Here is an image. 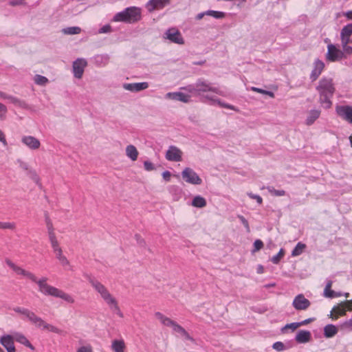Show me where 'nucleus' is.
Returning <instances> with one entry per match:
<instances>
[{
    "label": "nucleus",
    "mask_w": 352,
    "mask_h": 352,
    "mask_svg": "<svg viewBox=\"0 0 352 352\" xmlns=\"http://www.w3.org/2000/svg\"><path fill=\"white\" fill-rule=\"evenodd\" d=\"M6 264L10 267L16 274L21 275L30 279L33 283L37 284L38 291L41 294L45 296H50L56 298H60L68 303H74V298L69 294L65 293L61 289H59L54 286H52L47 283V277H41L38 279L37 277L32 272L27 271L21 267L15 265L12 261L8 259L6 260Z\"/></svg>",
    "instance_id": "f257e3e1"
},
{
    "label": "nucleus",
    "mask_w": 352,
    "mask_h": 352,
    "mask_svg": "<svg viewBox=\"0 0 352 352\" xmlns=\"http://www.w3.org/2000/svg\"><path fill=\"white\" fill-rule=\"evenodd\" d=\"M197 96H201V100L204 102L210 104H217L221 107L231 109L237 111L238 109L234 106L223 102L217 97L212 96L208 93H214L221 96H226V93L217 87L212 86L211 83L206 80L199 79L197 82Z\"/></svg>",
    "instance_id": "f03ea898"
},
{
    "label": "nucleus",
    "mask_w": 352,
    "mask_h": 352,
    "mask_svg": "<svg viewBox=\"0 0 352 352\" xmlns=\"http://www.w3.org/2000/svg\"><path fill=\"white\" fill-rule=\"evenodd\" d=\"M316 90L319 94V102L324 109H329L332 106L331 98L336 91L333 78L324 76L318 82Z\"/></svg>",
    "instance_id": "7ed1b4c3"
},
{
    "label": "nucleus",
    "mask_w": 352,
    "mask_h": 352,
    "mask_svg": "<svg viewBox=\"0 0 352 352\" xmlns=\"http://www.w3.org/2000/svg\"><path fill=\"white\" fill-rule=\"evenodd\" d=\"M142 18V12L140 8L135 6L128 7L122 12L116 13L112 21L114 22H124L134 23Z\"/></svg>",
    "instance_id": "20e7f679"
},
{
    "label": "nucleus",
    "mask_w": 352,
    "mask_h": 352,
    "mask_svg": "<svg viewBox=\"0 0 352 352\" xmlns=\"http://www.w3.org/2000/svg\"><path fill=\"white\" fill-rule=\"evenodd\" d=\"M155 316L158 320H160L162 325L170 327L173 332L178 336L183 338L186 340H192L191 336L182 326L177 324L175 321L171 320L170 318L166 317L159 311L155 313Z\"/></svg>",
    "instance_id": "39448f33"
},
{
    "label": "nucleus",
    "mask_w": 352,
    "mask_h": 352,
    "mask_svg": "<svg viewBox=\"0 0 352 352\" xmlns=\"http://www.w3.org/2000/svg\"><path fill=\"white\" fill-rule=\"evenodd\" d=\"M89 282L100 298L109 307L118 301L116 298L109 292L108 288L96 278H90Z\"/></svg>",
    "instance_id": "423d86ee"
},
{
    "label": "nucleus",
    "mask_w": 352,
    "mask_h": 352,
    "mask_svg": "<svg viewBox=\"0 0 352 352\" xmlns=\"http://www.w3.org/2000/svg\"><path fill=\"white\" fill-rule=\"evenodd\" d=\"M182 177L186 183L190 184L200 185L202 183V179L197 173L189 167H186L182 170Z\"/></svg>",
    "instance_id": "0eeeda50"
},
{
    "label": "nucleus",
    "mask_w": 352,
    "mask_h": 352,
    "mask_svg": "<svg viewBox=\"0 0 352 352\" xmlns=\"http://www.w3.org/2000/svg\"><path fill=\"white\" fill-rule=\"evenodd\" d=\"M87 65V61L82 58H78L73 62L72 72L76 78H82L85 67Z\"/></svg>",
    "instance_id": "6e6552de"
},
{
    "label": "nucleus",
    "mask_w": 352,
    "mask_h": 352,
    "mask_svg": "<svg viewBox=\"0 0 352 352\" xmlns=\"http://www.w3.org/2000/svg\"><path fill=\"white\" fill-rule=\"evenodd\" d=\"M336 112L340 118L352 124V106L337 105Z\"/></svg>",
    "instance_id": "1a4fd4ad"
},
{
    "label": "nucleus",
    "mask_w": 352,
    "mask_h": 352,
    "mask_svg": "<svg viewBox=\"0 0 352 352\" xmlns=\"http://www.w3.org/2000/svg\"><path fill=\"white\" fill-rule=\"evenodd\" d=\"M343 52L338 49L334 45L329 44L327 45V52L326 54V59L330 62H336L342 58Z\"/></svg>",
    "instance_id": "9d476101"
},
{
    "label": "nucleus",
    "mask_w": 352,
    "mask_h": 352,
    "mask_svg": "<svg viewBox=\"0 0 352 352\" xmlns=\"http://www.w3.org/2000/svg\"><path fill=\"white\" fill-rule=\"evenodd\" d=\"M324 67L325 64L322 60H320L319 58L314 60L312 65V70L309 76V78L311 82H314L318 78V77L323 72Z\"/></svg>",
    "instance_id": "9b49d317"
},
{
    "label": "nucleus",
    "mask_w": 352,
    "mask_h": 352,
    "mask_svg": "<svg viewBox=\"0 0 352 352\" xmlns=\"http://www.w3.org/2000/svg\"><path fill=\"white\" fill-rule=\"evenodd\" d=\"M310 305V301L303 294L297 295L292 302V306L297 311L306 310L309 307Z\"/></svg>",
    "instance_id": "f8f14e48"
},
{
    "label": "nucleus",
    "mask_w": 352,
    "mask_h": 352,
    "mask_svg": "<svg viewBox=\"0 0 352 352\" xmlns=\"http://www.w3.org/2000/svg\"><path fill=\"white\" fill-rule=\"evenodd\" d=\"M182 151L175 146H170L166 153V158L170 162H181L182 160Z\"/></svg>",
    "instance_id": "ddd939ff"
},
{
    "label": "nucleus",
    "mask_w": 352,
    "mask_h": 352,
    "mask_svg": "<svg viewBox=\"0 0 352 352\" xmlns=\"http://www.w3.org/2000/svg\"><path fill=\"white\" fill-rule=\"evenodd\" d=\"M33 324H34L38 328L42 329L43 330H47L50 332H53L57 334H61L63 333L62 330L52 324L47 323L45 321H44L41 318L38 316L37 317L36 320H35Z\"/></svg>",
    "instance_id": "4468645a"
},
{
    "label": "nucleus",
    "mask_w": 352,
    "mask_h": 352,
    "mask_svg": "<svg viewBox=\"0 0 352 352\" xmlns=\"http://www.w3.org/2000/svg\"><path fill=\"white\" fill-rule=\"evenodd\" d=\"M190 95L180 91L168 92L165 95V98L166 99L180 101L185 103H187L190 100Z\"/></svg>",
    "instance_id": "2eb2a0df"
},
{
    "label": "nucleus",
    "mask_w": 352,
    "mask_h": 352,
    "mask_svg": "<svg viewBox=\"0 0 352 352\" xmlns=\"http://www.w3.org/2000/svg\"><path fill=\"white\" fill-rule=\"evenodd\" d=\"M21 142L31 150H37L41 146L40 141L32 135H23Z\"/></svg>",
    "instance_id": "dca6fc26"
},
{
    "label": "nucleus",
    "mask_w": 352,
    "mask_h": 352,
    "mask_svg": "<svg viewBox=\"0 0 352 352\" xmlns=\"http://www.w3.org/2000/svg\"><path fill=\"white\" fill-rule=\"evenodd\" d=\"M166 38L173 43L177 44H184V38L181 33L176 29L171 28L168 30L166 33Z\"/></svg>",
    "instance_id": "f3484780"
},
{
    "label": "nucleus",
    "mask_w": 352,
    "mask_h": 352,
    "mask_svg": "<svg viewBox=\"0 0 352 352\" xmlns=\"http://www.w3.org/2000/svg\"><path fill=\"white\" fill-rule=\"evenodd\" d=\"M149 85L147 82H133V83H124L123 84V88L125 90L131 92H139L140 91L146 89Z\"/></svg>",
    "instance_id": "a211bd4d"
},
{
    "label": "nucleus",
    "mask_w": 352,
    "mask_h": 352,
    "mask_svg": "<svg viewBox=\"0 0 352 352\" xmlns=\"http://www.w3.org/2000/svg\"><path fill=\"white\" fill-rule=\"evenodd\" d=\"M14 341V340L12 335H5L0 338V343L3 346L8 352H16Z\"/></svg>",
    "instance_id": "6ab92c4d"
},
{
    "label": "nucleus",
    "mask_w": 352,
    "mask_h": 352,
    "mask_svg": "<svg viewBox=\"0 0 352 352\" xmlns=\"http://www.w3.org/2000/svg\"><path fill=\"white\" fill-rule=\"evenodd\" d=\"M169 3L170 0H150L146 4V7L151 12L154 10L162 9Z\"/></svg>",
    "instance_id": "aec40b11"
},
{
    "label": "nucleus",
    "mask_w": 352,
    "mask_h": 352,
    "mask_svg": "<svg viewBox=\"0 0 352 352\" xmlns=\"http://www.w3.org/2000/svg\"><path fill=\"white\" fill-rule=\"evenodd\" d=\"M13 310L16 313L25 316L28 319V320L31 322L32 324L34 323L35 320L38 317L34 312L23 307H16L13 309Z\"/></svg>",
    "instance_id": "412c9836"
},
{
    "label": "nucleus",
    "mask_w": 352,
    "mask_h": 352,
    "mask_svg": "<svg viewBox=\"0 0 352 352\" xmlns=\"http://www.w3.org/2000/svg\"><path fill=\"white\" fill-rule=\"evenodd\" d=\"M352 34V23L344 26L340 32L341 41L346 43H351L350 37Z\"/></svg>",
    "instance_id": "4be33fe9"
},
{
    "label": "nucleus",
    "mask_w": 352,
    "mask_h": 352,
    "mask_svg": "<svg viewBox=\"0 0 352 352\" xmlns=\"http://www.w3.org/2000/svg\"><path fill=\"white\" fill-rule=\"evenodd\" d=\"M311 334L309 331L300 330L296 336V341L298 343H307L309 342Z\"/></svg>",
    "instance_id": "5701e85b"
},
{
    "label": "nucleus",
    "mask_w": 352,
    "mask_h": 352,
    "mask_svg": "<svg viewBox=\"0 0 352 352\" xmlns=\"http://www.w3.org/2000/svg\"><path fill=\"white\" fill-rule=\"evenodd\" d=\"M168 191L172 195L173 200L175 201H179L183 195L182 189L176 185H172L169 186Z\"/></svg>",
    "instance_id": "b1692460"
},
{
    "label": "nucleus",
    "mask_w": 352,
    "mask_h": 352,
    "mask_svg": "<svg viewBox=\"0 0 352 352\" xmlns=\"http://www.w3.org/2000/svg\"><path fill=\"white\" fill-rule=\"evenodd\" d=\"M12 337L14 338V340L25 345L27 347H29L32 350L34 349V346L32 345V344L29 342V340L23 334L16 332L13 333Z\"/></svg>",
    "instance_id": "393cba45"
},
{
    "label": "nucleus",
    "mask_w": 352,
    "mask_h": 352,
    "mask_svg": "<svg viewBox=\"0 0 352 352\" xmlns=\"http://www.w3.org/2000/svg\"><path fill=\"white\" fill-rule=\"evenodd\" d=\"M320 111L318 109H312L308 112L305 123L310 126L320 117Z\"/></svg>",
    "instance_id": "a878e982"
},
{
    "label": "nucleus",
    "mask_w": 352,
    "mask_h": 352,
    "mask_svg": "<svg viewBox=\"0 0 352 352\" xmlns=\"http://www.w3.org/2000/svg\"><path fill=\"white\" fill-rule=\"evenodd\" d=\"M126 155L132 161H135L138 157V151L135 146L130 144L126 147Z\"/></svg>",
    "instance_id": "bb28decb"
},
{
    "label": "nucleus",
    "mask_w": 352,
    "mask_h": 352,
    "mask_svg": "<svg viewBox=\"0 0 352 352\" xmlns=\"http://www.w3.org/2000/svg\"><path fill=\"white\" fill-rule=\"evenodd\" d=\"M126 346L123 340H114L112 341L111 349L114 352H124Z\"/></svg>",
    "instance_id": "cd10ccee"
},
{
    "label": "nucleus",
    "mask_w": 352,
    "mask_h": 352,
    "mask_svg": "<svg viewBox=\"0 0 352 352\" xmlns=\"http://www.w3.org/2000/svg\"><path fill=\"white\" fill-rule=\"evenodd\" d=\"M95 64L99 67H103L108 64L109 56L107 54L97 55L94 57Z\"/></svg>",
    "instance_id": "c85d7f7f"
},
{
    "label": "nucleus",
    "mask_w": 352,
    "mask_h": 352,
    "mask_svg": "<svg viewBox=\"0 0 352 352\" xmlns=\"http://www.w3.org/2000/svg\"><path fill=\"white\" fill-rule=\"evenodd\" d=\"M17 163L19 164V166L21 169H23L24 170H28V171H29L30 173H31L32 175L33 179L36 182H38L39 179H38V175L36 174L34 170L30 169V167H29V165L28 163H26L21 160H18Z\"/></svg>",
    "instance_id": "c756f323"
},
{
    "label": "nucleus",
    "mask_w": 352,
    "mask_h": 352,
    "mask_svg": "<svg viewBox=\"0 0 352 352\" xmlns=\"http://www.w3.org/2000/svg\"><path fill=\"white\" fill-rule=\"evenodd\" d=\"M347 311V307H344L343 305L336 306L333 308L331 311L330 316H332L333 313L335 314L334 319L336 320L338 318L339 316H345Z\"/></svg>",
    "instance_id": "7c9ffc66"
},
{
    "label": "nucleus",
    "mask_w": 352,
    "mask_h": 352,
    "mask_svg": "<svg viewBox=\"0 0 352 352\" xmlns=\"http://www.w3.org/2000/svg\"><path fill=\"white\" fill-rule=\"evenodd\" d=\"M338 333V329L333 324H327L324 327V336L326 338H332Z\"/></svg>",
    "instance_id": "2f4dec72"
},
{
    "label": "nucleus",
    "mask_w": 352,
    "mask_h": 352,
    "mask_svg": "<svg viewBox=\"0 0 352 352\" xmlns=\"http://www.w3.org/2000/svg\"><path fill=\"white\" fill-rule=\"evenodd\" d=\"M8 100L16 107L25 109H28L29 107L28 104L24 100H22L13 96L10 95Z\"/></svg>",
    "instance_id": "473e14b6"
},
{
    "label": "nucleus",
    "mask_w": 352,
    "mask_h": 352,
    "mask_svg": "<svg viewBox=\"0 0 352 352\" xmlns=\"http://www.w3.org/2000/svg\"><path fill=\"white\" fill-rule=\"evenodd\" d=\"M192 206L196 208H204L206 206V200L200 195L195 196L192 201Z\"/></svg>",
    "instance_id": "72a5a7b5"
},
{
    "label": "nucleus",
    "mask_w": 352,
    "mask_h": 352,
    "mask_svg": "<svg viewBox=\"0 0 352 352\" xmlns=\"http://www.w3.org/2000/svg\"><path fill=\"white\" fill-rule=\"evenodd\" d=\"M62 32L64 34H68V35H73V34H78L81 32V28L77 26L74 27H68L63 28L62 30Z\"/></svg>",
    "instance_id": "f704fd0d"
},
{
    "label": "nucleus",
    "mask_w": 352,
    "mask_h": 352,
    "mask_svg": "<svg viewBox=\"0 0 352 352\" xmlns=\"http://www.w3.org/2000/svg\"><path fill=\"white\" fill-rule=\"evenodd\" d=\"M305 248V244L302 243L301 242L298 243L292 252V256H297L300 255L303 252Z\"/></svg>",
    "instance_id": "c9c22d12"
},
{
    "label": "nucleus",
    "mask_w": 352,
    "mask_h": 352,
    "mask_svg": "<svg viewBox=\"0 0 352 352\" xmlns=\"http://www.w3.org/2000/svg\"><path fill=\"white\" fill-rule=\"evenodd\" d=\"M109 308L112 313L116 314L120 318H122L124 317V314L119 307L118 301L109 306Z\"/></svg>",
    "instance_id": "e433bc0d"
},
{
    "label": "nucleus",
    "mask_w": 352,
    "mask_h": 352,
    "mask_svg": "<svg viewBox=\"0 0 352 352\" xmlns=\"http://www.w3.org/2000/svg\"><path fill=\"white\" fill-rule=\"evenodd\" d=\"M34 82L38 85L45 86L48 83V79L43 76L41 75H36L34 78Z\"/></svg>",
    "instance_id": "4c0bfd02"
},
{
    "label": "nucleus",
    "mask_w": 352,
    "mask_h": 352,
    "mask_svg": "<svg viewBox=\"0 0 352 352\" xmlns=\"http://www.w3.org/2000/svg\"><path fill=\"white\" fill-rule=\"evenodd\" d=\"M48 238L53 250L60 248L56 234L48 236Z\"/></svg>",
    "instance_id": "58836bf2"
},
{
    "label": "nucleus",
    "mask_w": 352,
    "mask_h": 352,
    "mask_svg": "<svg viewBox=\"0 0 352 352\" xmlns=\"http://www.w3.org/2000/svg\"><path fill=\"white\" fill-rule=\"evenodd\" d=\"M207 16H212L215 19H222L225 16V13L220 11L207 10L205 12Z\"/></svg>",
    "instance_id": "ea45409f"
},
{
    "label": "nucleus",
    "mask_w": 352,
    "mask_h": 352,
    "mask_svg": "<svg viewBox=\"0 0 352 352\" xmlns=\"http://www.w3.org/2000/svg\"><path fill=\"white\" fill-rule=\"evenodd\" d=\"M267 189L269 191V192L272 195H274L276 197H280V196L285 195V191L283 190H276L272 186H267Z\"/></svg>",
    "instance_id": "a19ab883"
},
{
    "label": "nucleus",
    "mask_w": 352,
    "mask_h": 352,
    "mask_svg": "<svg viewBox=\"0 0 352 352\" xmlns=\"http://www.w3.org/2000/svg\"><path fill=\"white\" fill-rule=\"evenodd\" d=\"M181 89L185 90L189 94H191L192 96H197V83L189 85L186 87H182Z\"/></svg>",
    "instance_id": "79ce46f5"
},
{
    "label": "nucleus",
    "mask_w": 352,
    "mask_h": 352,
    "mask_svg": "<svg viewBox=\"0 0 352 352\" xmlns=\"http://www.w3.org/2000/svg\"><path fill=\"white\" fill-rule=\"evenodd\" d=\"M284 255H285V251L283 248H281L277 254L272 256V258H271V261L273 263L277 264L279 263L280 259L284 256Z\"/></svg>",
    "instance_id": "37998d69"
},
{
    "label": "nucleus",
    "mask_w": 352,
    "mask_h": 352,
    "mask_svg": "<svg viewBox=\"0 0 352 352\" xmlns=\"http://www.w3.org/2000/svg\"><path fill=\"white\" fill-rule=\"evenodd\" d=\"M8 109L6 105L0 102V120H4L6 118Z\"/></svg>",
    "instance_id": "c03bdc74"
},
{
    "label": "nucleus",
    "mask_w": 352,
    "mask_h": 352,
    "mask_svg": "<svg viewBox=\"0 0 352 352\" xmlns=\"http://www.w3.org/2000/svg\"><path fill=\"white\" fill-rule=\"evenodd\" d=\"M46 226H47L48 236L55 234L54 228L53 227L52 223L51 222L50 219L48 218H46Z\"/></svg>",
    "instance_id": "a18cd8bd"
},
{
    "label": "nucleus",
    "mask_w": 352,
    "mask_h": 352,
    "mask_svg": "<svg viewBox=\"0 0 352 352\" xmlns=\"http://www.w3.org/2000/svg\"><path fill=\"white\" fill-rule=\"evenodd\" d=\"M272 347L277 351H283L285 349L284 344L281 342H276L273 344Z\"/></svg>",
    "instance_id": "49530a36"
},
{
    "label": "nucleus",
    "mask_w": 352,
    "mask_h": 352,
    "mask_svg": "<svg viewBox=\"0 0 352 352\" xmlns=\"http://www.w3.org/2000/svg\"><path fill=\"white\" fill-rule=\"evenodd\" d=\"M341 43H342L343 51L348 54H351L352 53V47L348 45V44L349 43H346V42L345 43L344 41H341Z\"/></svg>",
    "instance_id": "de8ad7c7"
},
{
    "label": "nucleus",
    "mask_w": 352,
    "mask_h": 352,
    "mask_svg": "<svg viewBox=\"0 0 352 352\" xmlns=\"http://www.w3.org/2000/svg\"><path fill=\"white\" fill-rule=\"evenodd\" d=\"M263 247V243L260 239H256L254 243V250L253 252H257L260 250Z\"/></svg>",
    "instance_id": "09e8293b"
},
{
    "label": "nucleus",
    "mask_w": 352,
    "mask_h": 352,
    "mask_svg": "<svg viewBox=\"0 0 352 352\" xmlns=\"http://www.w3.org/2000/svg\"><path fill=\"white\" fill-rule=\"evenodd\" d=\"M341 327H342V328L345 329H348L350 331L352 330V317L350 319L344 321L342 324Z\"/></svg>",
    "instance_id": "8fccbe9b"
},
{
    "label": "nucleus",
    "mask_w": 352,
    "mask_h": 352,
    "mask_svg": "<svg viewBox=\"0 0 352 352\" xmlns=\"http://www.w3.org/2000/svg\"><path fill=\"white\" fill-rule=\"evenodd\" d=\"M2 229L14 230L16 224L14 222H3Z\"/></svg>",
    "instance_id": "3c124183"
},
{
    "label": "nucleus",
    "mask_w": 352,
    "mask_h": 352,
    "mask_svg": "<svg viewBox=\"0 0 352 352\" xmlns=\"http://www.w3.org/2000/svg\"><path fill=\"white\" fill-rule=\"evenodd\" d=\"M247 195L250 198H251L252 199H255L258 204H262L263 199L261 196H259L258 195H254L252 192H248Z\"/></svg>",
    "instance_id": "603ef678"
},
{
    "label": "nucleus",
    "mask_w": 352,
    "mask_h": 352,
    "mask_svg": "<svg viewBox=\"0 0 352 352\" xmlns=\"http://www.w3.org/2000/svg\"><path fill=\"white\" fill-rule=\"evenodd\" d=\"M300 327V324L299 322H292V323L286 324L284 327V328L283 329V330L287 329H291L292 331H294L295 329H296L297 328H298Z\"/></svg>",
    "instance_id": "864d4df0"
},
{
    "label": "nucleus",
    "mask_w": 352,
    "mask_h": 352,
    "mask_svg": "<svg viewBox=\"0 0 352 352\" xmlns=\"http://www.w3.org/2000/svg\"><path fill=\"white\" fill-rule=\"evenodd\" d=\"M335 294V292L331 290V289L324 288V296L326 298H333V296Z\"/></svg>",
    "instance_id": "5fc2aeb1"
},
{
    "label": "nucleus",
    "mask_w": 352,
    "mask_h": 352,
    "mask_svg": "<svg viewBox=\"0 0 352 352\" xmlns=\"http://www.w3.org/2000/svg\"><path fill=\"white\" fill-rule=\"evenodd\" d=\"M144 169L147 171H151L155 168V165L149 161H145L144 162Z\"/></svg>",
    "instance_id": "6e6d98bb"
},
{
    "label": "nucleus",
    "mask_w": 352,
    "mask_h": 352,
    "mask_svg": "<svg viewBox=\"0 0 352 352\" xmlns=\"http://www.w3.org/2000/svg\"><path fill=\"white\" fill-rule=\"evenodd\" d=\"M111 32V27L110 25H105L100 28L98 30L99 34L109 33Z\"/></svg>",
    "instance_id": "4d7b16f0"
},
{
    "label": "nucleus",
    "mask_w": 352,
    "mask_h": 352,
    "mask_svg": "<svg viewBox=\"0 0 352 352\" xmlns=\"http://www.w3.org/2000/svg\"><path fill=\"white\" fill-rule=\"evenodd\" d=\"M76 352H94L91 345H85L79 347Z\"/></svg>",
    "instance_id": "13d9d810"
},
{
    "label": "nucleus",
    "mask_w": 352,
    "mask_h": 352,
    "mask_svg": "<svg viewBox=\"0 0 352 352\" xmlns=\"http://www.w3.org/2000/svg\"><path fill=\"white\" fill-rule=\"evenodd\" d=\"M238 218L239 219L242 224L244 226V227L246 228L247 231L250 232L249 223L248 221L245 219V218L242 215H239Z\"/></svg>",
    "instance_id": "bf43d9fd"
},
{
    "label": "nucleus",
    "mask_w": 352,
    "mask_h": 352,
    "mask_svg": "<svg viewBox=\"0 0 352 352\" xmlns=\"http://www.w3.org/2000/svg\"><path fill=\"white\" fill-rule=\"evenodd\" d=\"M54 253L55 254L56 258L58 260L61 258L63 256H65L63 253L62 248H58L53 250Z\"/></svg>",
    "instance_id": "052dcab7"
},
{
    "label": "nucleus",
    "mask_w": 352,
    "mask_h": 352,
    "mask_svg": "<svg viewBox=\"0 0 352 352\" xmlns=\"http://www.w3.org/2000/svg\"><path fill=\"white\" fill-rule=\"evenodd\" d=\"M58 261L63 266L69 265V261L65 256H63L61 258L58 259Z\"/></svg>",
    "instance_id": "680f3d73"
},
{
    "label": "nucleus",
    "mask_w": 352,
    "mask_h": 352,
    "mask_svg": "<svg viewBox=\"0 0 352 352\" xmlns=\"http://www.w3.org/2000/svg\"><path fill=\"white\" fill-rule=\"evenodd\" d=\"M0 142L3 144V146H7L8 144L5 135L1 130H0Z\"/></svg>",
    "instance_id": "e2e57ef3"
},
{
    "label": "nucleus",
    "mask_w": 352,
    "mask_h": 352,
    "mask_svg": "<svg viewBox=\"0 0 352 352\" xmlns=\"http://www.w3.org/2000/svg\"><path fill=\"white\" fill-rule=\"evenodd\" d=\"M170 176H171L170 173L168 170H166L162 173V177H163L164 179L166 181H169Z\"/></svg>",
    "instance_id": "0e129e2a"
},
{
    "label": "nucleus",
    "mask_w": 352,
    "mask_h": 352,
    "mask_svg": "<svg viewBox=\"0 0 352 352\" xmlns=\"http://www.w3.org/2000/svg\"><path fill=\"white\" fill-rule=\"evenodd\" d=\"M344 305L346 306L348 311H352V299L351 300H346L344 302Z\"/></svg>",
    "instance_id": "69168bd1"
},
{
    "label": "nucleus",
    "mask_w": 352,
    "mask_h": 352,
    "mask_svg": "<svg viewBox=\"0 0 352 352\" xmlns=\"http://www.w3.org/2000/svg\"><path fill=\"white\" fill-rule=\"evenodd\" d=\"M10 96V95H8V94H6L5 92L0 91V98L8 100Z\"/></svg>",
    "instance_id": "338daca9"
},
{
    "label": "nucleus",
    "mask_w": 352,
    "mask_h": 352,
    "mask_svg": "<svg viewBox=\"0 0 352 352\" xmlns=\"http://www.w3.org/2000/svg\"><path fill=\"white\" fill-rule=\"evenodd\" d=\"M344 16L350 20H352V10L348 11L346 13H344Z\"/></svg>",
    "instance_id": "774afa93"
}]
</instances>
